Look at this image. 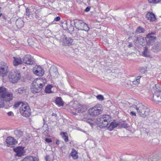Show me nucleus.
I'll list each match as a JSON object with an SVG mask.
<instances>
[{
  "label": "nucleus",
  "mask_w": 161,
  "mask_h": 161,
  "mask_svg": "<svg viewBox=\"0 0 161 161\" xmlns=\"http://www.w3.org/2000/svg\"><path fill=\"white\" fill-rule=\"evenodd\" d=\"M4 106V104L3 101L0 100V108H3Z\"/></svg>",
  "instance_id": "obj_43"
},
{
  "label": "nucleus",
  "mask_w": 161,
  "mask_h": 161,
  "mask_svg": "<svg viewBox=\"0 0 161 161\" xmlns=\"http://www.w3.org/2000/svg\"><path fill=\"white\" fill-rule=\"evenodd\" d=\"M60 17L59 16H57L55 18L54 20H60Z\"/></svg>",
  "instance_id": "obj_48"
},
{
  "label": "nucleus",
  "mask_w": 161,
  "mask_h": 161,
  "mask_svg": "<svg viewBox=\"0 0 161 161\" xmlns=\"http://www.w3.org/2000/svg\"><path fill=\"white\" fill-rule=\"evenodd\" d=\"M20 114L23 116L29 117L31 114V110L27 103H22L19 108Z\"/></svg>",
  "instance_id": "obj_8"
},
{
  "label": "nucleus",
  "mask_w": 161,
  "mask_h": 161,
  "mask_svg": "<svg viewBox=\"0 0 161 161\" xmlns=\"http://www.w3.org/2000/svg\"><path fill=\"white\" fill-rule=\"evenodd\" d=\"M141 77V76H139L136 77V79L132 81L133 84L136 85L139 84L140 83V79Z\"/></svg>",
  "instance_id": "obj_33"
},
{
  "label": "nucleus",
  "mask_w": 161,
  "mask_h": 161,
  "mask_svg": "<svg viewBox=\"0 0 161 161\" xmlns=\"http://www.w3.org/2000/svg\"><path fill=\"white\" fill-rule=\"evenodd\" d=\"M22 59L23 62L28 65H32L34 62L33 57L29 54L24 55Z\"/></svg>",
  "instance_id": "obj_12"
},
{
  "label": "nucleus",
  "mask_w": 161,
  "mask_h": 161,
  "mask_svg": "<svg viewBox=\"0 0 161 161\" xmlns=\"http://www.w3.org/2000/svg\"><path fill=\"white\" fill-rule=\"evenodd\" d=\"M60 142L59 140H57L56 142V143L58 145L59 144Z\"/></svg>",
  "instance_id": "obj_51"
},
{
  "label": "nucleus",
  "mask_w": 161,
  "mask_h": 161,
  "mask_svg": "<svg viewBox=\"0 0 161 161\" xmlns=\"http://www.w3.org/2000/svg\"><path fill=\"white\" fill-rule=\"evenodd\" d=\"M30 15V9L27 8L26 9L25 15L29 17Z\"/></svg>",
  "instance_id": "obj_41"
},
{
  "label": "nucleus",
  "mask_w": 161,
  "mask_h": 161,
  "mask_svg": "<svg viewBox=\"0 0 161 161\" xmlns=\"http://www.w3.org/2000/svg\"><path fill=\"white\" fill-rule=\"evenodd\" d=\"M26 87H21L15 90L14 92L17 94H22L25 92Z\"/></svg>",
  "instance_id": "obj_23"
},
{
  "label": "nucleus",
  "mask_w": 161,
  "mask_h": 161,
  "mask_svg": "<svg viewBox=\"0 0 161 161\" xmlns=\"http://www.w3.org/2000/svg\"><path fill=\"white\" fill-rule=\"evenodd\" d=\"M60 135L65 142H67L68 141V137L66 135V133L65 132H61L60 133Z\"/></svg>",
  "instance_id": "obj_34"
},
{
  "label": "nucleus",
  "mask_w": 161,
  "mask_h": 161,
  "mask_svg": "<svg viewBox=\"0 0 161 161\" xmlns=\"http://www.w3.org/2000/svg\"><path fill=\"white\" fill-rule=\"evenodd\" d=\"M24 21H16V24L17 27L18 28H21L24 25Z\"/></svg>",
  "instance_id": "obj_29"
},
{
  "label": "nucleus",
  "mask_w": 161,
  "mask_h": 161,
  "mask_svg": "<svg viewBox=\"0 0 161 161\" xmlns=\"http://www.w3.org/2000/svg\"><path fill=\"white\" fill-rule=\"evenodd\" d=\"M140 72L142 74L145 73L147 71V68L144 67H142L139 69Z\"/></svg>",
  "instance_id": "obj_38"
},
{
  "label": "nucleus",
  "mask_w": 161,
  "mask_h": 161,
  "mask_svg": "<svg viewBox=\"0 0 161 161\" xmlns=\"http://www.w3.org/2000/svg\"><path fill=\"white\" fill-rule=\"evenodd\" d=\"M7 114L9 116H12L14 115V114L13 112L10 111L7 113Z\"/></svg>",
  "instance_id": "obj_46"
},
{
  "label": "nucleus",
  "mask_w": 161,
  "mask_h": 161,
  "mask_svg": "<svg viewBox=\"0 0 161 161\" xmlns=\"http://www.w3.org/2000/svg\"><path fill=\"white\" fill-rule=\"evenodd\" d=\"M111 120V118L109 115H102L98 119V121L99 122L98 124L101 128L106 127L108 125V123Z\"/></svg>",
  "instance_id": "obj_4"
},
{
  "label": "nucleus",
  "mask_w": 161,
  "mask_h": 161,
  "mask_svg": "<svg viewBox=\"0 0 161 161\" xmlns=\"http://www.w3.org/2000/svg\"><path fill=\"white\" fill-rule=\"evenodd\" d=\"M14 151L16 153V156L19 157L22 156L24 153V148L21 147H17L14 148Z\"/></svg>",
  "instance_id": "obj_20"
},
{
  "label": "nucleus",
  "mask_w": 161,
  "mask_h": 161,
  "mask_svg": "<svg viewBox=\"0 0 161 161\" xmlns=\"http://www.w3.org/2000/svg\"><path fill=\"white\" fill-rule=\"evenodd\" d=\"M60 41L62 42L63 45L66 46H69L72 43L73 39L70 37H67L65 36H63L60 39Z\"/></svg>",
  "instance_id": "obj_13"
},
{
  "label": "nucleus",
  "mask_w": 161,
  "mask_h": 161,
  "mask_svg": "<svg viewBox=\"0 0 161 161\" xmlns=\"http://www.w3.org/2000/svg\"><path fill=\"white\" fill-rule=\"evenodd\" d=\"M8 67L7 65L4 63L0 67V76L3 77L6 76L8 74Z\"/></svg>",
  "instance_id": "obj_14"
},
{
  "label": "nucleus",
  "mask_w": 161,
  "mask_h": 161,
  "mask_svg": "<svg viewBox=\"0 0 161 161\" xmlns=\"http://www.w3.org/2000/svg\"><path fill=\"white\" fill-rule=\"evenodd\" d=\"M7 91V89L4 87H0V99L3 101L9 102L13 100V94Z\"/></svg>",
  "instance_id": "obj_3"
},
{
  "label": "nucleus",
  "mask_w": 161,
  "mask_h": 161,
  "mask_svg": "<svg viewBox=\"0 0 161 161\" xmlns=\"http://www.w3.org/2000/svg\"><path fill=\"white\" fill-rule=\"evenodd\" d=\"M144 29L141 26L138 27L136 30V32L138 33H143L144 32Z\"/></svg>",
  "instance_id": "obj_35"
},
{
  "label": "nucleus",
  "mask_w": 161,
  "mask_h": 161,
  "mask_svg": "<svg viewBox=\"0 0 161 161\" xmlns=\"http://www.w3.org/2000/svg\"><path fill=\"white\" fill-rule=\"evenodd\" d=\"M130 114L131 115V116H136V113L133 112V111H131L130 112Z\"/></svg>",
  "instance_id": "obj_47"
},
{
  "label": "nucleus",
  "mask_w": 161,
  "mask_h": 161,
  "mask_svg": "<svg viewBox=\"0 0 161 161\" xmlns=\"http://www.w3.org/2000/svg\"><path fill=\"white\" fill-rule=\"evenodd\" d=\"M46 129H44V126H43V130H42V131H43V132H46V133H47V132H48V128H47V125L46 126Z\"/></svg>",
  "instance_id": "obj_44"
},
{
  "label": "nucleus",
  "mask_w": 161,
  "mask_h": 161,
  "mask_svg": "<svg viewBox=\"0 0 161 161\" xmlns=\"http://www.w3.org/2000/svg\"><path fill=\"white\" fill-rule=\"evenodd\" d=\"M45 80L42 78L35 80L33 83V88L31 91L33 93H38L41 91L43 86L45 85Z\"/></svg>",
  "instance_id": "obj_2"
},
{
  "label": "nucleus",
  "mask_w": 161,
  "mask_h": 161,
  "mask_svg": "<svg viewBox=\"0 0 161 161\" xmlns=\"http://www.w3.org/2000/svg\"><path fill=\"white\" fill-rule=\"evenodd\" d=\"M90 8L89 7H87L85 9V11L87 12L90 10Z\"/></svg>",
  "instance_id": "obj_49"
},
{
  "label": "nucleus",
  "mask_w": 161,
  "mask_h": 161,
  "mask_svg": "<svg viewBox=\"0 0 161 161\" xmlns=\"http://www.w3.org/2000/svg\"><path fill=\"white\" fill-rule=\"evenodd\" d=\"M56 115H56V114H54V113H53V114H52V116H56Z\"/></svg>",
  "instance_id": "obj_52"
},
{
  "label": "nucleus",
  "mask_w": 161,
  "mask_h": 161,
  "mask_svg": "<svg viewBox=\"0 0 161 161\" xmlns=\"http://www.w3.org/2000/svg\"><path fill=\"white\" fill-rule=\"evenodd\" d=\"M131 108H134L137 110L138 115L144 118L149 115V109L142 103H139L136 105H132Z\"/></svg>",
  "instance_id": "obj_1"
},
{
  "label": "nucleus",
  "mask_w": 161,
  "mask_h": 161,
  "mask_svg": "<svg viewBox=\"0 0 161 161\" xmlns=\"http://www.w3.org/2000/svg\"><path fill=\"white\" fill-rule=\"evenodd\" d=\"M102 105L99 104H97L94 107L90 108L88 110L89 113L90 115L92 116H96L101 114L102 110Z\"/></svg>",
  "instance_id": "obj_6"
},
{
  "label": "nucleus",
  "mask_w": 161,
  "mask_h": 161,
  "mask_svg": "<svg viewBox=\"0 0 161 161\" xmlns=\"http://www.w3.org/2000/svg\"><path fill=\"white\" fill-rule=\"evenodd\" d=\"M33 71L35 75L40 76H43L44 73V70L39 66H37L34 67Z\"/></svg>",
  "instance_id": "obj_15"
},
{
  "label": "nucleus",
  "mask_w": 161,
  "mask_h": 161,
  "mask_svg": "<svg viewBox=\"0 0 161 161\" xmlns=\"http://www.w3.org/2000/svg\"><path fill=\"white\" fill-rule=\"evenodd\" d=\"M70 154L74 159H77L78 158L77 153L74 149H72Z\"/></svg>",
  "instance_id": "obj_30"
},
{
  "label": "nucleus",
  "mask_w": 161,
  "mask_h": 161,
  "mask_svg": "<svg viewBox=\"0 0 161 161\" xmlns=\"http://www.w3.org/2000/svg\"><path fill=\"white\" fill-rule=\"evenodd\" d=\"M22 103H23L21 102H18L17 103H15L14 106V108L16 109L20 105H22Z\"/></svg>",
  "instance_id": "obj_37"
},
{
  "label": "nucleus",
  "mask_w": 161,
  "mask_h": 161,
  "mask_svg": "<svg viewBox=\"0 0 161 161\" xmlns=\"http://www.w3.org/2000/svg\"><path fill=\"white\" fill-rule=\"evenodd\" d=\"M75 28L80 30L87 31L89 28L87 25L83 22V21H73Z\"/></svg>",
  "instance_id": "obj_9"
},
{
  "label": "nucleus",
  "mask_w": 161,
  "mask_h": 161,
  "mask_svg": "<svg viewBox=\"0 0 161 161\" xmlns=\"http://www.w3.org/2000/svg\"><path fill=\"white\" fill-rule=\"evenodd\" d=\"M132 46H133V44H132V43L130 42V43H129V44L128 45V46L129 47H132Z\"/></svg>",
  "instance_id": "obj_50"
},
{
  "label": "nucleus",
  "mask_w": 161,
  "mask_h": 161,
  "mask_svg": "<svg viewBox=\"0 0 161 161\" xmlns=\"http://www.w3.org/2000/svg\"><path fill=\"white\" fill-rule=\"evenodd\" d=\"M49 73L51 76L53 77H58V73L57 67L55 66H52L50 68Z\"/></svg>",
  "instance_id": "obj_17"
},
{
  "label": "nucleus",
  "mask_w": 161,
  "mask_h": 161,
  "mask_svg": "<svg viewBox=\"0 0 161 161\" xmlns=\"http://www.w3.org/2000/svg\"><path fill=\"white\" fill-rule=\"evenodd\" d=\"M117 123L118 126H120L121 127L126 128L128 127V124L124 121L120 122Z\"/></svg>",
  "instance_id": "obj_31"
},
{
  "label": "nucleus",
  "mask_w": 161,
  "mask_h": 161,
  "mask_svg": "<svg viewBox=\"0 0 161 161\" xmlns=\"http://www.w3.org/2000/svg\"><path fill=\"white\" fill-rule=\"evenodd\" d=\"M161 0H148L150 3H159Z\"/></svg>",
  "instance_id": "obj_40"
},
{
  "label": "nucleus",
  "mask_w": 161,
  "mask_h": 161,
  "mask_svg": "<svg viewBox=\"0 0 161 161\" xmlns=\"http://www.w3.org/2000/svg\"><path fill=\"white\" fill-rule=\"evenodd\" d=\"M97 99L100 101H103L104 100V97L103 96L101 95H98L96 96Z\"/></svg>",
  "instance_id": "obj_39"
},
{
  "label": "nucleus",
  "mask_w": 161,
  "mask_h": 161,
  "mask_svg": "<svg viewBox=\"0 0 161 161\" xmlns=\"http://www.w3.org/2000/svg\"><path fill=\"white\" fill-rule=\"evenodd\" d=\"M14 134L17 138H20L23 135V131L19 130H16L14 131Z\"/></svg>",
  "instance_id": "obj_24"
},
{
  "label": "nucleus",
  "mask_w": 161,
  "mask_h": 161,
  "mask_svg": "<svg viewBox=\"0 0 161 161\" xmlns=\"http://www.w3.org/2000/svg\"><path fill=\"white\" fill-rule=\"evenodd\" d=\"M45 159L46 161H51V158L49 155H47L45 157Z\"/></svg>",
  "instance_id": "obj_42"
},
{
  "label": "nucleus",
  "mask_w": 161,
  "mask_h": 161,
  "mask_svg": "<svg viewBox=\"0 0 161 161\" xmlns=\"http://www.w3.org/2000/svg\"><path fill=\"white\" fill-rule=\"evenodd\" d=\"M153 100L156 102H161V87L158 85H156L153 87Z\"/></svg>",
  "instance_id": "obj_5"
},
{
  "label": "nucleus",
  "mask_w": 161,
  "mask_h": 161,
  "mask_svg": "<svg viewBox=\"0 0 161 161\" xmlns=\"http://www.w3.org/2000/svg\"><path fill=\"white\" fill-rule=\"evenodd\" d=\"M6 142L8 147H11L17 143L16 140L12 137H8L6 139Z\"/></svg>",
  "instance_id": "obj_19"
},
{
  "label": "nucleus",
  "mask_w": 161,
  "mask_h": 161,
  "mask_svg": "<svg viewBox=\"0 0 161 161\" xmlns=\"http://www.w3.org/2000/svg\"><path fill=\"white\" fill-rule=\"evenodd\" d=\"M55 103L56 104L59 106H63L64 104V103L60 97H56L55 100Z\"/></svg>",
  "instance_id": "obj_26"
},
{
  "label": "nucleus",
  "mask_w": 161,
  "mask_h": 161,
  "mask_svg": "<svg viewBox=\"0 0 161 161\" xmlns=\"http://www.w3.org/2000/svg\"><path fill=\"white\" fill-rule=\"evenodd\" d=\"M143 56L145 57H149L150 54L147 47H144V50L142 53Z\"/></svg>",
  "instance_id": "obj_27"
},
{
  "label": "nucleus",
  "mask_w": 161,
  "mask_h": 161,
  "mask_svg": "<svg viewBox=\"0 0 161 161\" xmlns=\"http://www.w3.org/2000/svg\"><path fill=\"white\" fill-rule=\"evenodd\" d=\"M146 17L148 20H155L156 19L155 15L152 12L147 13L146 15Z\"/></svg>",
  "instance_id": "obj_22"
},
{
  "label": "nucleus",
  "mask_w": 161,
  "mask_h": 161,
  "mask_svg": "<svg viewBox=\"0 0 161 161\" xmlns=\"http://www.w3.org/2000/svg\"><path fill=\"white\" fill-rule=\"evenodd\" d=\"M52 86L51 85H49L47 86L45 89V92L47 93H50L51 92V88Z\"/></svg>",
  "instance_id": "obj_36"
},
{
  "label": "nucleus",
  "mask_w": 161,
  "mask_h": 161,
  "mask_svg": "<svg viewBox=\"0 0 161 161\" xmlns=\"http://www.w3.org/2000/svg\"><path fill=\"white\" fill-rule=\"evenodd\" d=\"M155 32L149 33L147 36L146 38V41L148 43L152 44L156 39V37L153 36L155 34Z\"/></svg>",
  "instance_id": "obj_16"
},
{
  "label": "nucleus",
  "mask_w": 161,
  "mask_h": 161,
  "mask_svg": "<svg viewBox=\"0 0 161 161\" xmlns=\"http://www.w3.org/2000/svg\"><path fill=\"white\" fill-rule=\"evenodd\" d=\"M45 141L46 142L48 143H50L52 142V140L51 138H46Z\"/></svg>",
  "instance_id": "obj_45"
},
{
  "label": "nucleus",
  "mask_w": 161,
  "mask_h": 161,
  "mask_svg": "<svg viewBox=\"0 0 161 161\" xmlns=\"http://www.w3.org/2000/svg\"><path fill=\"white\" fill-rule=\"evenodd\" d=\"M146 41V38L141 36H136L134 40V42L136 44L138 43L140 45L143 46Z\"/></svg>",
  "instance_id": "obj_18"
},
{
  "label": "nucleus",
  "mask_w": 161,
  "mask_h": 161,
  "mask_svg": "<svg viewBox=\"0 0 161 161\" xmlns=\"http://www.w3.org/2000/svg\"><path fill=\"white\" fill-rule=\"evenodd\" d=\"M75 109L77 113L73 111L71 113L74 115H76L77 113H82L85 112L87 110V108L85 105L78 104L76 105Z\"/></svg>",
  "instance_id": "obj_10"
},
{
  "label": "nucleus",
  "mask_w": 161,
  "mask_h": 161,
  "mask_svg": "<svg viewBox=\"0 0 161 161\" xmlns=\"http://www.w3.org/2000/svg\"><path fill=\"white\" fill-rule=\"evenodd\" d=\"M64 21L61 23V26L64 30H68L70 31H73L74 27L71 25V21Z\"/></svg>",
  "instance_id": "obj_11"
},
{
  "label": "nucleus",
  "mask_w": 161,
  "mask_h": 161,
  "mask_svg": "<svg viewBox=\"0 0 161 161\" xmlns=\"http://www.w3.org/2000/svg\"><path fill=\"white\" fill-rule=\"evenodd\" d=\"M22 161H35V158L31 156H30L26 157Z\"/></svg>",
  "instance_id": "obj_32"
},
{
  "label": "nucleus",
  "mask_w": 161,
  "mask_h": 161,
  "mask_svg": "<svg viewBox=\"0 0 161 161\" xmlns=\"http://www.w3.org/2000/svg\"><path fill=\"white\" fill-rule=\"evenodd\" d=\"M13 64L14 66H17L19 64H21L23 63V61L20 57H13Z\"/></svg>",
  "instance_id": "obj_21"
},
{
  "label": "nucleus",
  "mask_w": 161,
  "mask_h": 161,
  "mask_svg": "<svg viewBox=\"0 0 161 161\" xmlns=\"http://www.w3.org/2000/svg\"><path fill=\"white\" fill-rule=\"evenodd\" d=\"M153 49L156 50V52H158L161 49V43H157L153 47Z\"/></svg>",
  "instance_id": "obj_28"
},
{
  "label": "nucleus",
  "mask_w": 161,
  "mask_h": 161,
  "mask_svg": "<svg viewBox=\"0 0 161 161\" xmlns=\"http://www.w3.org/2000/svg\"><path fill=\"white\" fill-rule=\"evenodd\" d=\"M20 77V71L18 70L11 71L8 75L9 81L12 83L17 82L19 80Z\"/></svg>",
  "instance_id": "obj_7"
},
{
  "label": "nucleus",
  "mask_w": 161,
  "mask_h": 161,
  "mask_svg": "<svg viewBox=\"0 0 161 161\" xmlns=\"http://www.w3.org/2000/svg\"><path fill=\"white\" fill-rule=\"evenodd\" d=\"M118 126L117 123L113 122L111 123L109 125L108 127V129L109 131L112 130L114 128Z\"/></svg>",
  "instance_id": "obj_25"
}]
</instances>
